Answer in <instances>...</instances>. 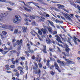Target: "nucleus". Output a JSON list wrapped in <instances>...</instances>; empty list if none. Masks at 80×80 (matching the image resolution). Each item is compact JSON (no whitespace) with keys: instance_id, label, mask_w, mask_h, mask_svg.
<instances>
[{"instance_id":"obj_53","label":"nucleus","mask_w":80,"mask_h":80,"mask_svg":"<svg viewBox=\"0 0 80 80\" xmlns=\"http://www.w3.org/2000/svg\"><path fill=\"white\" fill-rule=\"evenodd\" d=\"M57 31H55L53 32V35H55V34H57Z\"/></svg>"},{"instance_id":"obj_42","label":"nucleus","mask_w":80,"mask_h":80,"mask_svg":"<svg viewBox=\"0 0 80 80\" xmlns=\"http://www.w3.org/2000/svg\"><path fill=\"white\" fill-rule=\"evenodd\" d=\"M45 18L43 17H41V19L40 20H39V21H42V20H45Z\"/></svg>"},{"instance_id":"obj_50","label":"nucleus","mask_w":80,"mask_h":80,"mask_svg":"<svg viewBox=\"0 0 80 80\" xmlns=\"http://www.w3.org/2000/svg\"><path fill=\"white\" fill-rule=\"evenodd\" d=\"M17 44H18V45H19V44H20V41L19 40H18L17 41Z\"/></svg>"},{"instance_id":"obj_33","label":"nucleus","mask_w":80,"mask_h":80,"mask_svg":"<svg viewBox=\"0 0 80 80\" xmlns=\"http://www.w3.org/2000/svg\"><path fill=\"white\" fill-rule=\"evenodd\" d=\"M38 33H39V35H42V32L40 31V30H38Z\"/></svg>"},{"instance_id":"obj_4","label":"nucleus","mask_w":80,"mask_h":80,"mask_svg":"<svg viewBox=\"0 0 80 80\" xmlns=\"http://www.w3.org/2000/svg\"><path fill=\"white\" fill-rule=\"evenodd\" d=\"M58 46L61 47H62V48H67V47H68V46L66 44H63L64 47L63 46V45H62L60 44L59 43H58Z\"/></svg>"},{"instance_id":"obj_48","label":"nucleus","mask_w":80,"mask_h":80,"mask_svg":"<svg viewBox=\"0 0 80 80\" xmlns=\"http://www.w3.org/2000/svg\"><path fill=\"white\" fill-rule=\"evenodd\" d=\"M7 52H8V51H7V52L3 51L2 52V54H3V55H5V54H6V53Z\"/></svg>"},{"instance_id":"obj_16","label":"nucleus","mask_w":80,"mask_h":80,"mask_svg":"<svg viewBox=\"0 0 80 80\" xmlns=\"http://www.w3.org/2000/svg\"><path fill=\"white\" fill-rule=\"evenodd\" d=\"M22 28L24 32H26V31L27 30V27H23Z\"/></svg>"},{"instance_id":"obj_13","label":"nucleus","mask_w":80,"mask_h":80,"mask_svg":"<svg viewBox=\"0 0 80 80\" xmlns=\"http://www.w3.org/2000/svg\"><path fill=\"white\" fill-rule=\"evenodd\" d=\"M35 66L36 68H35V67H33V69L34 70H37V68H38V64L37 62L34 63Z\"/></svg>"},{"instance_id":"obj_46","label":"nucleus","mask_w":80,"mask_h":80,"mask_svg":"<svg viewBox=\"0 0 80 80\" xmlns=\"http://www.w3.org/2000/svg\"><path fill=\"white\" fill-rule=\"evenodd\" d=\"M62 10H64V11H65V12H67V13L68 12V11H67V10H66V9H65V8H62Z\"/></svg>"},{"instance_id":"obj_10","label":"nucleus","mask_w":80,"mask_h":80,"mask_svg":"<svg viewBox=\"0 0 80 80\" xmlns=\"http://www.w3.org/2000/svg\"><path fill=\"white\" fill-rule=\"evenodd\" d=\"M57 6L58 8H59V9L61 8H64V7H65L64 6L61 4H58Z\"/></svg>"},{"instance_id":"obj_56","label":"nucleus","mask_w":80,"mask_h":80,"mask_svg":"<svg viewBox=\"0 0 80 80\" xmlns=\"http://www.w3.org/2000/svg\"><path fill=\"white\" fill-rule=\"evenodd\" d=\"M47 22L49 23H50H50L52 22V21L49 20H48Z\"/></svg>"},{"instance_id":"obj_21","label":"nucleus","mask_w":80,"mask_h":80,"mask_svg":"<svg viewBox=\"0 0 80 80\" xmlns=\"http://www.w3.org/2000/svg\"><path fill=\"white\" fill-rule=\"evenodd\" d=\"M46 41L48 43H50V40L49 38H48L46 39Z\"/></svg>"},{"instance_id":"obj_19","label":"nucleus","mask_w":80,"mask_h":80,"mask_svg":"<svg viewBox=\"0 0 80 80\" xmlns=\"http://www.w3.org/2000/svg\"><path fill=\"white\" fill-rule=\"evenodd\" d=\"M1 35V37L2 40H3L4 39H5V38H7V37L5 36V37H3V35L2 34H0Z\"/></svg>"},{"instance_id":"obj_47","label":"nucleus","mask_w":80,"mask_h":80,"mask_svg":"<svg viewBox=\"0 0 80 80\" xmlns=\"http://www.w3.org/2000/svg\"><path fill=\"white\" fill-rule=\"evenodd\" d=\"M24 21H25V22H28V18H25L24 19Z\"/></svg>"},{"instance_id":"obj_1","label":"nucleus","mask_w":80,"mask_h":80,"mask_svg":"<svg viewBox=\"0 0 80 80\" xmlns=\"http://www.w3.org/2000/svg\"><path fill=\"white\" fill-rule=\"evenodd\" d=\"M22 20V18L19 15L15 16V18L13 20L14 23H19Z\"/></svg>"},{"instance_id":"obj_6","label":"nucleus","mask_w":80,"mask_h":80,"mask_svg":"<svg viewBox=\"0 0 80 80\" xmlns=\"http://www.w3.org/2000/svg\"><path fill=\"white\" fill-rule=\"evenodd\" d=\"M56 37H57V38H56V40L58 41V42L61 43H63V42H62V41H61V40H60V37H59V36H56Z\"/></svg>"},{"instance_id":"obj_2","label":"nucleus","mask_w":80,"mask_h":80,"mask_svg":"<svg viewBox=\"0 0 80 80\" xmlns=\"http://www.w3.org/2000/svg\"><path fill=\"white\" fill-rule=\"evenodd\" d=\"M63 15H64V16L67 19V20H72V19L70 18L69 17H70V16L69 15H68L67 14H65V13H63Z\"/></svg>"},{"instance_id":"obj_57","label":"nucleus","mask_w":80,"mask_h":80,"mask_svg":"<svg viewBox=\"0 0 80 80\" xmlns=\"http://www.w3.org/2000/svg\"><path fill=\"white\" fill-rule=\"evenodd\" d=\"M13 71L14 72H16V73H17V69H14L13 70Z\"/></svg>"},{"instance_id":"obj_29","label":"nucleus","mask_w":80,"mask_h":80,"mask_svg":"<svg viewBox=\"0 0 80 80\" xmlns=\"http://www.w3.org/2000/svg\"><path fill=\"white\" fill-rule=\"evenodd\" d=\"M5 67L7 69V70H8L10 69V68H9L8 65H7L5 66Z\"/></svg>"},{"instance_id":"obj_60","label":"nucleus","mask_w":80,"mask_h":80,"mask_svg":"<svg viewBox=\"0 0 80 80\" xmlns=\"http://www.w3.org/2000/svg\"><path fill=\"white\" fill-rule=\"evenodd\" d=\"M56 27H57V28H60V26H59L58 25H56Z\"/></svg>"},{"instance_id":"obj_63","label":"nucleus","mask_w":80,"mask_h":80,"mask_svg":"<svg viewBox=\"0 0 80 80\" xmlns=\"http://www.w3.org/2000/svg\"><path fill=\"white\" fill-rule=\"evenodd\" d=\"M43 50H46V46H43Z\"/></svg>"},{"instance_id":"obj_43","label":"nucleus","mask_w":80,"mask_h":80,"mask_svg":"<svg viewBox=\"0 0 80 80\" xmlns=\"http://www.w3.org/2000/svg\"><path fill=\"white\" fill-rule=\"evenodd\" d=\"M14 33H18V29H15L14 30Z\"/></svg>"},{"instance_id":"obj_61","label":"nucleus","mask_w":80,"mask_h":80,"mask_svg":"<svg viewBox=\"0 0 80 80\" xmlns=\"http://www.w3.org/2000/svg\"><path fill=\"white\" fill-rule=\"evenodd\" d=\"M4 49L5 50H8V48H7V47L5 46L4 48Z\"/></svg>"},{"instance_id":"obj_59","label":"nucleus","mask_w":80,"mask_h":80,"mask_svg":"<svg viewBox=\"0 0 80 80\" xmlns=\"http://www.w3.org/2000/svg\"><path fill=\"white\" fill-rule=\"evenodd\" d=\"M10 53H15V51H12L10 52Z\"/></svg>"},{"instance_id":"obj_8","label":"nucleus","mask_w":80,"mask_h":80,"mask_svg":"<svg viewBox=\"0 0 80 80\" xmlns=\"http://www.w3.org/2000/svg\"><path fill=\"white\" fill-rule=\"evenodd\" d=\"M76 40H78V42H80V40L78 39H77L76 37H74L73 40L74 41V43L75 45H77V41H76Z\"/></svg>"},{"instance_id":"obj_64","label":"nucleus","mask_w":80,"mask_h":80,"mask_svg":"<svg viewBox=\"0 0 80 80\" xmlns=\"http://www.w3.org/2000/svg\"><path fill=\"white\" fill-rule=\"evenodd\" d=\"M77 7L78 9L80 10V7L79 6V5H78Z\"/></svg>"},{"instance_id":"obj_54","label":"nucleus","mask_w":80,"mask_h":80,"mask_svg":"<svg viewBox=\"0 0 80 80\" xmlns=\"http://www.w3.org/2000/svg\"><path fill=\"white\" fill-rule=\"evenodd\" d=\"M61 18L62 19V20H65V18H63V17L62 16H61Z\"/></svg>"},{"instance_id":"obj_15","label":"nucleus","mask_w":80,"mask_h":80,"mask_svg":"<svg viewBox=\"0 0 80 80\" xmlns=\"http://www.w3.org/2000/svg\"><path fill=\"white\" fill-rule=\"evenodd\" d=\"M23 3L24 5H26V6H28V5H30V3H32V2H27L26 4H25V2H23Z\"/></svg>"},{"instance_id":"obj_12","label":"nucleus","mask_w":80,"mask_h":80,"mask_svg":"<svg viewBox=\"0 0 80 80\" xmlns=\"http://www.w3.org/2000/svg\"><path fill=\"white\" fill-rule=\"evenodd\" d=\"M50 60L48 59L47 61V67H50V64L49 63L50 62Z\"/></svg>"},{"instance_id":"obj_18","label":"nucleus","mask_w":80,"mask_h":80,"mask_svg":"<svg viewBox=\"0 0 80 80\" xmlns=\"http://www.w3.org/2000/svg\"><path fill=\"white\" fill-rule=\"evenodd\" d=\"M35 33H36V34H37L38 37V38L39 39L40 41H43V39H42V38H40V37L39 35H38V34H37V33L36 32H35Z\"/></svg>"},{"instance_id":"obj_58","label":"nucleus","mask_w":80,"mask_h":80,"mask_svg":"<svg viewBox=\"0 0 80 80\" xmlns=\"http://www.w3.org/2000/svg\"><path fill=\"white\" fill-rule=\"evenodd\" d=\"M55 22H56V23H59V22H59V21H58V20L56 19L55 20Z\"/></svg>"},{"instance_id":"obj_32","label":"nucleus","mask_w":80,"mask_h":80,"mask_svg":"<svg viewBox=\"0 0 80 80\" xmlns=\"http://www.w3.org/2000/svg\"><path fill=\"white\" fill-rule=\"evenodd\" d=\"M69 48H68V47L66 48H65V50L66 52H69Z\"/></svg>"},{"instance_id":"obj_11","label":"nucleus","mask_w":80,"mask_h":80,"mask_svg":"<svg viewBox=\"0 0 80 80\" xmlns=\"http://www.w3.org/2000/svg\"><path fill=\"white\" fill-rule=\"evenodd\" d=\"M54 67L56 69H58V68H59V67H58V64L56 62H54Z\"/></svg>"},{"instance_id":"obj_37","label":"nucleus","mask_w":80,"mask_h":80,"mask_svg":"<svg viewBox=\"0 0 80 80\" xmlns=\"http://www.w3.org/2000/svg\"><path fill=\"white\" fill-rule=\"evenodd\" d=\"M32 24L33 25H36L37 26V25H38V24H36V23H35V22H32Z\"/></svg>"},{"instance_id":"obj_28","label":"nucleus","mask_w":80,"mask_h":80,"mask_svg":"<svg viewBox=\"0 0 80 80\" xmlns=\"http://www.w3.org/2000/svg\"><path fill=\"white\" fill-rule=\"evenodd\" d=\"M15 75L16 76H17L18 77H19V75H20V73L18 72H17L15 73Z\"/></svg>"},{"instance_id":"obj_14","label":"nucleus","mask_w":80,"mask_h":80,"mask_svg":"<svg viewBox=\"0 0 80 80\" xmlns=\"http://www.w3.org/2000/svg\"><path fill=\"white\" fill-rule=\"evenodd\" d=\"M48 29L50 33H52V28L50 27L48 28Z\"/></svg>"},{"instance_id":"obj_20","label":"nucleus","mask_w":80,"mask_h":80,"mask_svg":"<svg viewBox=\"0 0 80 80\" xmlns=\"http://www.w3.org/2000/svg\"><path fill=\"white\" fill-rule=\"evenodd\" d=\"M7 3H10V5H15V3H13L12 2H11L10 1H9V2H7Z\"/></svg>"},{"instance_id":"obj_34","label":"nucleus","mask_w":80,"mask_h":80,"mask_svg":"<svg viewBox=\"0 0 80 80\" xmlns=\"http://www.w3.org/2000/svg\"><path fill=\"white\" fill-rule=\"evenodd\" d=\"M27 46H28V48L29 49H30V47H31V46L30 45V44L29 43H28L27 44Z\"/></svg>"},{"instance_id":"obj_26","label":"nucleus","mask_w":80,"mask_h":80,"mask_svg":"<svg viewBox=\"0 0 80 80\" xmlns=\"http://www.w3.org/2000/svg\"><path fill=\"white\" fill-rule=\"evenodd\" d=\"M30 17L31 19H35V16H33V15L30 16Z\"/></svg>"},{"instance_id":"obj_35","label":"nucleus","mask_w":80,"mask_h":80,"mask_svg":"<svg viewBox=\"0 0 80 80\" xmlns=\"http://www.w3.org/2000/svg\"><path fill=\"white\" fill-rule=\"evenodd\" d=\"M10 68H15V66L14 65H11L10 66Z\"/></svg>"},{"instance_id":"obj_45","label":"nucleus","mask_w":80,"mask_h":80,"mask_svg":"<svg viewBox=\"0 0 80 80\" xmlns=\"http://www.w3.org/2000/svg\"><path fill=\"white\" fill-rule=\"evenodd\" d=\"M57 62H58V63H61V62H62L61 61H60L59 59H58L57 60Z\"/></svg>"},{"instance_id":"obj_23","label":"nucleus","mask_w":80,"mask_h":80,"mask_svg":"<svg viewBox=\"0 0 80 80\" xmlns=\"http://www.w3.org/2000/svg\"><path fill=\"white\" fill-rule=\"evenodd\" d=\"M60 63L61 65H62V66H65V62H61Z\"/></svg>"},{"instance_id":"obj_49","label":"nucleus","mask_w":80,"mask_h":80,"mask_svg":"<svg viewBox=\"0 0 80 80\" xmlns=\"http://www.w3.org/2000/svg\"><path fill=\"white\" fill-rule=\"evenodd\" d=\"M54 67V66L53 65H52V66L50 67V69H53Z\"/></svg>"},{"instance_id":"obj_51","label":"nucleus","mask_w":80,"mask_h":80,"mask_svg":"<svg viewBox=\"0 0 80 80\" xmlns=\"http://www.w3.org/2000/svg\"><path fill=\"white\" fill-rule=\"evenodd\" d=\"M10 29L11 31L12 32H13V28H12V27H10Z\"/></svg>"},{"instance_id":"obj_27","label":"nucleus","mask_w":80,"mask_h":80,"mask_svg":"<svg viewBox=\"0 0 80 80\" xmlns=\"http://www.w3.org/2000/svg\"><path fill=\"white\" fill-rule=\"evenodd\" d=\"M25 53L27 54V57H30V54H29L28 52L27 51H25Z\"/></svg>"},{"instance_id":"obj_44","label":"nucleus","mask_w":80,"mask_h":80,"mask_svg":"<svg viewBox=\"0 0 80 80\" xmlns=\"http://www.w3.org/2000/svg\"><path fill=\"white\" fill-rule=\"evenodd\" d=\"M21 60H25V58L24 57H22V58H21Z\"/></svg>"},{"instance_id":"obj_62","label":"nucleus","mask_w":80,"mask_h":80,"mask_svg":"<svg viewBox=\"0 0 80 80\" xmlns=\"http://www.w3.org/2000/svg\"><path fill=\"white\" fill-rule=\"evenodd\" d=\"M19 60V59H17L16 60V63H18Z\"/></svg>"},{"instance_id":"obj_22","label":"nucleus","mask_w":80,"mask_h":80,"mask_svg":"<svg viewBox=\"0 0 80 80\" xmlns=\"http://www.w3.org/2000/svg\"><path fill=\"white\" fill-rule=\"evenodd\" d=\"M18 70H19L20 71L23 70V68H22V67H21L20 66H19V67H18Z\"/></svg>"},{"instance_id":"obj_40","label":"nucleus","mask_w":80,"mask_h":80,"mask_svg":"<svg viewBox=\"0 0 80 80\" xmlns=\"http://www.w3.org/2000/svg\"><path fill=\"white\" fill-rule=\"evenodd\" d=\"M0 2H6V3H7L8 1L6 2V0H0Z\"/></svg>"},{"instance_id":"obj_52","label":"nucleus","mask_w":80,"mask_h":80,"mask_svg":"<svg viewBox=\"0 0 80 80\" xmlns=\"http://www.w3.org/2000/svg\"><path fill=\"white\" fill-rule=\"evenodd\" d=\"M7 8L8 9V10H9L10 11H12V9L11 8Z\"/></svg>"},{"instance_id":"obj_7","label":"nucleus","mask_w":80,"mask_h":80,"mask_svg":"<svg viewBox=\"0 0 80 80\" xmlns=\"http://www.w3.org/2000/svg\"><path fill=\"white\" fill-rule=\"evenodd\" d=\"M65 61H66L67 63H68L69 64H71L73 63V62L69 60V59H67L66 58H65Z\"/></svg>"},{"instance_id":"obj_41","label":"nucleus","mask_w":80,"mask_h":80,"mask_svg":"<svg viewBox=\"0 0 80 80\" xmlns=\"http://www.w3.org/2000/svg\"><path fill=\"white\" fill-rule=\"evenodd\" d=\"M59 35L60 37L62 39V40L63 41H65V40H64V38H63L62 37V36L61 34H59Z\"/></svg>"},{"instance_id":"obj_17","label":"nucleus","mask_w":80,"mask_h":80,"mask_svg":"<svg viewBox=\"0 0 80 80\" xmlns=\"http://www.w3.org/2000/svg\"><path fill=\"white\" fill-rule=\"evenodd\" d=\"M23 8L26 11H28V12H31V10H30V9H28L26 7H23Z\"/></svg>"},{"instance_id":"obj_39","label":"nucleus","mask_w":80,"mask_h":80,"mask_svg":"<svg viewBox=\"0 0 80 80\" xmlns=\"http://www.w3.org/2000/svg\"><path fill=\"white\" fill-rule=\"evenodd\" d=\"M20 74H21V75H22V74H23V73H24V72H23V70H22L20 71Z\"/></svg>"},{"instance_id":"obj_3","label":"nucleus","mask_w":80,"mask_h":80,"mask_svg":"<svg viewBox=\"0 0 80 80\" xmlns=\"http://www.w3.org/2000/svg\"><path fill=\"white\" fill-rule=\"evenodd\" d=\"M7 15V14L4 13L3 14L2 13H1L0 15V21H2V20H3V17H6Z\"/></svg>"},{"instance_id":"obj_25","label":"nucleus","mask_w":80,"mask_h":80,"mask_svg":"<svg viewBox=\"0 0 80 80\" xmlns=\"http://www.w3.org/2000/svg\"><path fill=\"white\" fill-rule=\"evenodd\" d=\"M35 73H38V74H39V73H41V70L40 69H38V71L37 72H35Z\"/></svg>"},{"instance_id":"obj_31","label":"nucleus","mask_w":80,"mask_h":80,"mask_svg":"<svg viewBox=\"0 0 80 80\" xmlns=\"http://www.w3.org/2000/svg\"><path fill=\"white\" fill-rule=\"evenodd\" d=\"M50 74L51 75H54V74H55V72L51 71L50 72Z\"/></svg>"},{"instance_id":"obj_30","label":"nucleus","mask_w":80,"mask_h":80,"mask_svg":"<svg viewBox=\"0 0 80 80\" xmlns=\"http://www.w3.org/2000/svg\"><path fill=\"white\" fill-rule=\"evenodd\" d=\"M28 51L30 53H33V50H30V49H28Z\"/></svg>"},{"instance_id":"obj_38","label":"nucleus","mask_w":80,"mask_h":80,"mask_svg":"<svg viewBox=\"0 0 80 80\" xmlns=\"http://www.w3.org/2000/svg\"><path fill=\"white\" fill-rule=\"evenodd\" d=\"M2 34H3L4 35H7V32L5 31H2Z\"/></svg>"},{"instance_id":"obj_9","label":"nucleus","mask_w":80,"mask_h":80,"mask_svg":"<svg viewBox=\"0 0 80 80\" xmlns=\"http://www.w3.org/2000/svg\"><path fill=\"white\" fill-rule=\"evenodd\" d=\"M41 30L42 32V33H44V34H46L47 33V31L45 29H41Z\"/></svg>"},{"instance_id":"obj_24","label":"nucleus","mask_w":80,"mask_h":80,"mask_svg":"<svg viewBox=\"0 0 80 80\" xmlns=\"http://www.w3.org/2000/svg\"><path fill=\"white\" fill-rule=\"evenodd\" d=\"M53 24H54L53 22H51V23L50 24L51 25V26H52V27H53V28H55V27Z\"/></svg>"},{"instance_id":"obj_55","label":"nucleus","mask_w":80,"mask_h":80,"mask_svg":"<svg viewBox=\"0 0 80 80\" xmlns=\"http://www.w3.org/2000/svg\"><path fill=\"white\" fill-rule=\"evenodd\" d=\"M57 48H58V50L59 52H61V50H60V49L58 47H57Z\"/></svg>"},{"instance_id":"obj_36","label":"nucleus","mask_w":80,"mask_h":80,"mask_svg":"<svg viewBox=\"0 0 80 80\" xmlns=\"http://www.w3.org/2000/svg\"><path fill=\"white\" fill-rule=\"evenodd\" d=\"M38 65H39V67H40V68H42V64L40 63H38Z\"/></svg>"},{"instance_id":"obj_5","label":"nucleus","mask_w":80,"mask_h":80,"mask_svg":"<svg viewBox=\"0 0 80 80\" xmlns=\"http://www.w3.org/2000/svg\"><path fill=\"white\" fill-rule=\"evenodd\" d=\"M3 28H5V29H10V25H4L2 26V27Z\"/></svg>"}]
</instances>
